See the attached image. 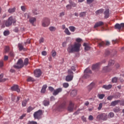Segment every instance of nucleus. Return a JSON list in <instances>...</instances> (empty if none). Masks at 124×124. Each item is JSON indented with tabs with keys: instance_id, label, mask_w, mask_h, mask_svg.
Returning <instances> with one entry per match:
<instances>
[{
	"instance_id": "1",
	"label": "nucleus",
	"mask_w": 124,
	"mask_h": 124,
	"mask_svg": "<svg viewBox=\"0 0 124 124\" xmlns=\"http://www.w3.org/2000/svg\"><path fill=\"white\" fill-rule=\"evenodd\" d=\"M76 40L78 43H75L74 45H70L67 48L68 53H72L80 51V47H81L80 42L82 41V39L78 38H77Z\"/></svg>"
},
{
	"instance_id": "2",
	"label": "nucleus",
	"mask_w": 124,
	"mask_h": 124,
	"mask_svg": "<svg viewBox=\"0 0 124 124\" xmlns=\"http://www.w3.org/2000/svg\"><path fill=\"white\" fill-rule=\"evenodd\" d=\"M3 23L5 24L6 27H10L12 25V23L15 24L16 23V19H13V16H10L7 20H4Z\"/></svg>"
},
{
	"instance_id": "3",
	"label": "nucleus",
	"mask_w": 124,
	"mask_h": 124,
	"mask_svg": "<svg viewBox=\"0 0 124 124\" xmlns=\"http://www.w3.org/2000/svg\"><path fill=\"white\" fill-rule=\"evenodd\" d=\"M3 23L5 24L6 27H10L12 25V23L15 24L16 23V19H13V16H10L7 20H4Z\"/></svg>"
},
{
	"instance_id": "4",
	"label": "nucleus",
	"mask_w": 124,
	"mask_h": 124,
	"mask_svg": "<svg viewBox=\"0 0 124 124\" xmlns=\"http://www.w3.org/2000/svg\"><path fill=\"white\" fill-rule=\"evenodd\" d=\"M68 75L66 77V81L67 82H70L73 80V72L71 69L68 70Z\"/></svg>"
},
{
	"instance_id": "5",
	"label": "nucleus",
	"mask_w": 124,
	"mask_h": 124,
	"mask_svg": "<svg viewBox=\"0 0 124 124\" xmlns=\"http://www.w3.org/2000/svg\"><path fill=\"white\" fill-rule=\"evenodd\" d=\"M15 68H16V69H19V68H22L24 67V62L23 60L21 59H19L16 63V65L14 66Z\"/></svg>"
},
{
	"instance_id": "6",
	"label": "nucleus",
	"mask_w": 124,
	"mask_h": 124,
	"mask_svg": "<svg viewBox=\"0 0 124 124\" xmlns=\"http://www.w3.org/2000/svg\"><path fill=\"white\" fill-rule=\"evenodd\" d=\"M42 115V110L40 109L37 111L34 112L33 117L35 120H40L41 116Z\"/></svg>"
},
{
	"instance_id": "7",
	"label": "nucleus",
	"mask_w": 124,
	"mask_h": 124,
	"mask_svg": "<svg viewBox=\"0 0 124 124\" xmlns=\"http://www.w3.org/2000/svg\"><path fill=\"white\" fill-rule=\"evenodd\" d=\"M43 27H48L50 25V19L47 17H44L42 22Z\"/></svg>"
},
{
	"instance_id": "8",
	"label": "nucleus",
	"mask_w": 124,
	"mask_h": 124,
	"mask_svg": "<svg viewBox=\"0 0 124 124\" xmlns=\"http://www.w3.org/2000/svg\"><path fill=\"white\" fill-rule=\"evenodd\" d=\"M97 120H102V121H107V114L102 113L97 116Z\"/></svg>"
},
{
	"instance_id": "9",
	"label": "nucleus",
	"mask_w": 124,
	"mask_h": 124,
	"mask_svg": "<svg viewBox=\"0 0 124 124\" xmlns=\"http://www.w3.org/2000/svg\"><path fill=\"white\" fill-rule=\"evenodd\" d=\"M41 74H42V72H41L40 69H36L34 71V75L37 78L40 77Z\"/></svg>"
},
{
	"instance_id": "10",
	"label": "nucleus",
	"mask_w": 124,
	"mask_h": 124,
	"mask_svg": "<svg viewBox=\"0 0 124 124\" xmlns=\"http://www.w3.org/2000/svg\"><path fill=\"white\" fill-rule=\"evenodd\" d=\"M114 28L115 30H123L124 29V23H121L120 24L119 23H116L114 26Z\"/></svg>"
},
{
	"instance_id": "11",
	"label": "nucleus",
	"mask_w": 124,
	"mask_h": 124,
	"mask_svg": "<svg viewBox=\"0 0 124 124\" xmlns=\"http://www.w3.org/2000/svg\"><path fill=\"white\" fill-rule=\"evenodd\" d=\"M89 74H92V70L90 69V68H87L85 71H84V77L85 78H87L89 77Z\"/></svg>"
},
{
	"instance_id": "12",
	"label": "nucleus",
	"mask_w": 124,
	"mask_h": 124,
	"mask_svg": "<svg viewBox=\"0 0 124 124\" xmlns=\"http://www.w3.org/2000/svg\"><path fill=\"white\" fill-rule=\"evenodd\" d=\"M67 109L69 112H73V110L74 109V104H73L72 102H70L69 105Z\"/></svg>"
},
{
	"instance_id": "13",
	"label": "nucleus",
	"mask_w": 124,
	"mask_h": 124,
	"mask_svg": "<svg viewBox=\"0 0 124 124\" xmlns=\"http://www.w3.org/2000/svg\"><path fill=\"white\" fill-rule=\"evenodd\" d=\"M11 89L12 91L17 92V93H20V89H19V86L17 85H14L13 86L11 87Z\"/></svg>"
},
{
	"instance_id": "14",
	"label": "nucleus",
	"mask_w": 124,
	"mask_h": 124,
	"mask_svg": "<svg viewBox=\"0 0 124 124\" xmlns=\"http://www.w3.org/2000/svg\"><path fill=\"white\" fill-rule=\"evenodd\" d=\"M101 64V62H98L94 65L92 66V69L93 70H97L99 69V66Z\"/></svg>"
},
{
	"instance_id": "15",
	"label": "nucleus",
	"mask_w": 124,
	"mask_h": 124,
	"mask_svg": "<svg viewBox=\"0 0 124 124\" xmlns=\"http://www.w3.org/2000/svg\"><path fill=\"white\" fill-rule=\"evenodd\" d=\"M62 88H58L54 91L53 95H58L60 93H62Z\"/></svg>"
},
{
	"instance_id": "16",
	"label": "nucleus",
	"mask_w": 124,
	"mask_h": 124,
	"mask_svg": "<svg viewBox=\"0 0 124 124\" xmlns=\"http://www.w3.org/2000/svg\"><path fill=\"white\" fill-rule=\"evenodd\" d=\"M104 25V22L102 21H99L96 23L94 26V29H96V28H98V27H101V26H103Z\"/></svg>"
},
{
	"instance_id": "17",
	"label": "nucleus",
	"mask_w": 124,
	"mask_h": 124,
	"mask_svg": "<svg viewBox=\"0 0 124 124\" xmlns=\"http://www.w3.org/2000/svg\"><path fill=\"white\" fill-rule=\"evenodd\" d=\"M18 48L19 51H22V50L23 51L27 50V49H26L25 48H24V46H23V45H22V44H18Z\"/></svg>"
},
{
	"instance_id": "18",
	"label": "nucleus",
	"mask_w": 124,
	"mask_h": 124,
	"mask_svg": "<svg viewBox=\"0 0 124 124\" xmlns=\"http://www.w3.org/2000/svg\"><path fill=\"white\" fill-rule=\"evenodd\" d=\"M16 11V7H14L13 8H10L8 10V12L12 14V13H14Z\"/></svg>"
},
{
	"instance_id": "19",
	"label": "nucleus",
	"mask_w": 124,
	"mask_h": 124,
	"mask_svg": "<svg viewBox=\"0 0 124 124\" xmlns=\"http://www.w3.org/2000/svg\"><path fill=\"white\" fill-rule=\"evenodd\" d=\"M119 102H121V101L120 100L112 101L110 103V106H116V105H117Z\"/></svg>"
},
{
	"instance_id": "20",
	"label": "nucleus",
	"mask_w": 124,
	"mask_h": 124,
	"mask_svg": "<svg viewBox=\"0 0 124 124\" xmlns=\"http://www.w3.org/2000/svg\"><path fill=\"white\" fill-rule=\"evenodd\" d=\"M104 15H105V19H107V18H109V9L106 10L104 12Z\"/></svg>"
},
{
	"instance_id": "21",
	"label": "nucleus",
	"mask_w": 124,
	"mask_h": 124,
	"mask_svg": "<svg viewBox=\"0 0 124 124\" xmlns=\"http://www.w3.org/2000/svg\"><path fill=\"white\" fill-rule=\"evenodd\" d=\"M43 104L44 106H49L50 105V102L49 101V100H45L43 102Z\"/></svg>"
},
{
	"instance_id": "22",
	"label": "nucleus",
	"mask_w": 124,
	"mask_h": 124,
	"mask_svg": "<svg viewBox=\"0 0 124 124\" xmlns=\"http://www.w3.org/2000/svg\"><path fill=\"white\" fill-rule=\"evenodd\" d=\"M29 99H27V100H24L22 102V105L23 107H26L27 106V103L29 102Z\"/></svg>"
},
{
	"instance_id": "23",
	"label": "nucleus",
	"mask_w": 124,
	"mask_h": 124,
	"mask_svg": "<svg viewBox=\"0 0 124 124\" xmlns=\"http://www.w3.org/2000/svg\"><path fill=\"white\" fill-rule=\"evenodd\" d=\"M93 87H94V83L92 82L88 86L87 88L89 91H91V90L93 89Z\"/></svg>"
},
{
	"instance_id": "24",
	"label": "nucleus",
	"mask_w": 124,
	"mask_h": 124,
	"mask_svg": "<svg viewBox=\"0 0 124 124\" xmlns=\"http://www.w3.org/2000/svg\"><path fill=\"white\" fill-rule=\"evenodd\" d=\"M102 88L105 89V90H110L111 88H112V85H103Z\"/></svg>"
},
{
	"instance_id": "25",
	"label": "nucleus",
	"mask_w": 124,
	"mask_h": 124,
	"mask_svg": "<svg viewBox=\"0 0 124 124\" xmlns=\"http://www.w3.org/2000/svg\"><path fill=\"white\" fill-rule=\"evenodd\" d=\"M103 69L105 72H108V71H110V70H111L109 66L104 67Z\"/></svg>"
},
{
	"instance_id": "26",
	"label": "nucleus",
	"mask_w": 124,
	"mask_h": 124,
	"mask_svg": "<svg viewBox=\"0 0 124 124\" xmlns=\"http://www.w3.org/2000/svg\"><path fill=\"white\" fill-rule=\"evenodd\" d=\"M46 89H47V85H44L42 87V90H41V93H44L46 92Z\"/></svg>"
},
{
	"instance_id": "27",
	"label": "nucleus",
	"mask_w": 124,
	"mask_h": 124,
	"mask_svg": "<svg viewBox=\"0 0 124 124\" xmlns=\"http://www.w3.org/2000/svg\"><path fill=\"white\" fill-rule=\"evenodd\" d=\"M98 42V46L99 47H103V46H104L105 45V43H104V42L103 41H101V40H99Z\"/></svg>"
},
{
	"instance_id": "28",
	"label": "nucleus",
	"mask_w": 124,
	"mask_h": 124,
	"mask_svg": "<svg viewBox=\"0 0 124 124\" xmlns=\"http://www.w3.org/2000/svg\"><path fill=\"white\" fill-rule=\"evenodd\" d=\"M83 46L85 47V51H89V50L91 49V47L89 46V45H88V44L87 43H84Z\"/></svg>"
},
{
	"instance_id": "29",
	"label": "nucleus",
	"mask_w": 124,
	"mask_h": 124,
	"mask_svg": "<svg viewBox=\"0 0 124 124\" xmlns=\"http://www.w3.org/2000/svg\"><path fill=\"white\" fill-rule=\"evenodd\" d=\"M35 21H36V18H35V17H31L29 20V22H30V23L33 25V23H34Z\"/></svg>"
},
{
	"instance_id": "30",
	"label": "nucleus",
	"mask_w": 124,
	"mask_h": 124,
	"mask_svg": "<svg viewBox=\"0 0 124 124\" xmlns=\"http://www.w3.org/2000/svg\"><path fill=\"white\" fill-rule=\"evenodd\" d=\"M104 11V10L103 9H100L97 11L95 12L96 14H101V13H103V12Z\"/></svg>"
},
{
	"instance_id": "31",
	"label": "nucleus",
	"mask_w": 124,
	"mask_h": 124,
	"mask_svg": "<svg viewBox=\"0 0 124 124\" xmlns=\"http://www.w3.org/2000/svg\"><path fill=\"white\" fill-rule=\"evenodd\" d=\"M3 78V74H1L0 75V82H5V81H6V78Z\"/></svg>"
},
{
	"instance_id": "32",
	"label": "nucleus",
	"mask_w": 124,
	"mask_h": 124,
	"mask_svg": "<svg viewBox=\"0 0 124 124\" xmlns=\"http://www.w3.org/2000/svg\"><path fill=\"white\" fill-rule=\"evenodd\" d=\"M27 82H33L35 81L34 78H31V77H29L27 79Z\"/></svg>"
},
{
	"instance_id": "33",
	"label": "nucleus",
	"mask_w": 124,
	"mask_h": 124,
	"mask_svg": "<svg viewBox=\"0 0 124 124\" xmlns=\"http://www.w3.org/2000/svg\"><path fill=\"white\" fill-rule=\"evenodd\" d=\"M114 63H115V61H114L113 60H110L108 62V66L109 67L112 66V65H114Z\"/></svg>"
},
{
	"instance_id": "34",
	"label": "nucleus",
	"mask_w": 124,
	"mask_h": 124,
	"mask_svg": "<svg viewBox=\"0 0 124 124\" xmlns=\"http://www.w3.org/2000/svg\"><path fill=\"white\" fill-rule=\"evenodd\" d=\"M104 96H105V94H98L97 95V97L100 99H103V98H104Z\"/></svg>"
},
{
	"instance_id": "35",
	"label": "nucleus",
	"mask_w": 124,
	"mask_h": 124,
	"mask_svg": "<svg viewBox=\"0 0 124 124\" xmlns=\"http://www.w3.org/2000/svg\"><path fill=\"white\" fill-rule=\"evenodd\" d=\"M29 64V59L26 58L24 61L23 65H28Z\"/></svg>"
},
{
	"instance_id": "36",
	"label": "nucleus",
	"mask_w": 124,
	"mask_h": 124,
	"mask_svg": "<svg viewBox=\"0 0 124 124\" xmlns=\"http://www.w3.org/2000/svg\"><path fill=\"white\" fill-rule=\"evenodd\" d=\"M66 106V103L65 102H63L60 106V108H65V106Z\"/></svg>"
},
{
	"instance_id": "37",
	"label": "nucleus",
	"mask_w": 124,
	"mask_h": 124,
	"mask_svg": "<svg viewBox=\"0 0 124 124\" xmlns=\"http://www.w3.org/2000/svg\"><path fill=\"white\" fill-rule=\"evenodd\" d=\"M77 94V91L76 90H73L71 93V95L72 96H75Z\"/></svg>"
},
{
	"instance_id": "38",
	"label": "nucleus",
	"mask_w": 124,
	"mask_h": 124,
	"mask_svg": "<svg viewBox=\"0 0 124 124\" xmlns=\"http://www.w3.org/2000/svg\"><path fill=\"white\" fill-rule=\"evenodd\" d=\"M64 32L67 35H70V34H71V33H70V31H69V30H68V29L67 28L65 29Z\"/></svg>"
},
{
	"instance_id": "39",
	"label": "nucleus",
	"mask_w": 124,
	"mask_h": 124,
	"mask_svg": "<svg viewBox=\"0 0 124 124\" xmlns=\"http://www.w3.org/2000/svg\"><path fill=\"white\" fill-rule=\"evenodd\" d=\"M87 14V12H83L79 14V17H85L86 16V14Z\"/></svg>"
},
{
	"instance_id": "40",
	"label": "nucleus",
	"mask_w": 124,
	"mask_h": 124,
	"mask_svg": "<svg viewBox=\"0 0 124 124\" xmlns=\"http://www.w3.org/2000/svg\"><path fill=\"white\" fill-rule=\"evenodd\" d=\"M114 112H115V113H117L118 112H120L121 111V109H120V108L119 107H116L114 108H113Z\"/></svg>"
},
{
	"instance_id": "41",
	"label": "nucleus",
	"mask_w": 124,
	"mask_h": 124,
	"mask_svg": "<svg viewBox=\"0 0 124 124\" xmlns=\"http://www.w3.org/2000/svg\"><path fill=\"white\" fill-rule=\"evenodd\" d=\"M33 110V108L31 107H29L27 108V113H31V112L32 110Z\"/></svg>"
},
{
	"instance_id": "42",
	"label": "nucleus",
	"mask_w": 124,
	"mask_h": 124,
	"mask_svg": "<svg viewBox=\"0 0 124 124\" xmlns=\"http://www.w3.org/2000/svg\"><path fill=\"white\" fill-rule=\"evenodd\" d=\"M69 29L70 31H71L73 32H74V31H75V30H76V28H75L74 26L69 27Z\"/></svg>"
},
{
	"instance_id": "43",
	"label": "nucleus",
	"mask_w": 124,
	"mask_h": 124,
	"mask_svg": "<svg viewBox=\"0 0 124 124\" xmlns=\"http://www.w3.org/2000/svg\"><path fill=\"white\" fill-rule=\"evenodd\" d=\"M49 31H55L56 29V27L51 26L49 27Z\"/></svg>"
},
{
	"instance_id": "44",
	"label": "nucleus",
	"mask_w": 124,
	"mask_h": 124,
	"mask_svg": "<svg viewBox=\"0 0 124 124\" xmlns=\"http://www.w3.org/2000/svg\"><path fill=\"white\" fill-rule=\"evenodd\" d=\"M10 32L9 31H5L3 32V34L5 36H7V35H9Z\"/></svg>"
},
{
	"instance_id": "45",
	"label": "nucleus",
	"mask_w": 124,
	"mask_h": 124,
	"mask_svg": "<svg viewBox=\"0 0 124 124\" xmlns=\"http://www.w3.org/2000/svg\"><path fill=\"white\" fill-rule=\"evenodd\" d=\"M32 13H33L34 15H38V14H39V12H38L36 9H33L32 10Z\"/></svg>"
},
{
	"instance_id": "46",
	"label": "nucleus",
	"mask_w": 124,
	"mask_h": 124,
	"mask_svg": "<svg viewBox=\"0 0 124 124\" xmlns=\"http://www.w3.org/2000/svg\"><path fill=\"white\" fill-rule=\"evenodd\" d=\"M51 55L53 58L54 57H56V56L57 55V52H56V51H55V50H52Z\"/></svg>"
},
{
	"instance_id": "47",
	"label": "nucleus",
	"mask_w": 124,
	"mask_h": 124,
	"mask_svg": "<svg viewBox=\"0 0 124 124\" xmlns=\"http://www.w3.org/2000/svg\"><path fill=\"white\" fill-rule=\"evenodd\" d=\"M9 50H10V48H9V46H6L5 47V53H8L9 52Z\"/></svg>"
},
{
	"instance_id": "48",
	"label": "nucleus",
	"mask_w": 124,
	"mask_h": 124,
	"mask_svg": "<svg viewBox=\"0 0 124 124\" xmlns=\"http://www.w3.org/2000/svg\"><path fill=\"white\" fill-rule=\"evenodd\" d=\"M72 8L71 4H70V5L68 4L66 6V9H67V10H70V9H71V8Z\"/></svg>"
},
{
	"instance_id": "49",
	"label": "nucleus",
	"mask_w": 124,
	"mask_h": 124,
	"mask_svg": "<svg viewBox=\"0 0 124 124\" xmlns=\"http://www.w3.org/2000/svg\"><path fill=\"white\" fill-rule=\"evenodd\" d=\"M63 88H68L69 87V84L67 83H63Z\"/></svg>"
},
{
	"instance_id": "50",
	"label": "nucleus",
	"mask_w": 124,
	"mask_h": 124,
	"mask_svg": "<svg viewBox=\"0 0 124 124\" xmlns=\"http://www.w3.org/2000/svg\"><path fill=\"white\" fill-rule=\"evenodd\" d=\"M114 116V113L113 112H110L108 114V118H113Z\"/></svg>"
},
{
	"instance_id": "51",
	"label": "nucleus",
	"mask_w": 124,
	"mask_h": 124,
	"mask_svg": "<svg viewBox=\"0 0 124 124\" xmlns=\"http://www.w3.org/2000/svg\"><path fill=\"white\" fill-rule=\"evenodd\" d=\"M117 81H118V78L116 77L113 78L112 79V83H117Z\"/></svg>"
},
{
	"instance_id": "52",
	"label": "nucleus",
	"mask_w": 124,
	"mask_h": 124,
	"mask_svg": "<svg viewBox=\"0 0 124 124\" xmlns=\"http://www.w3.org/2000/svg\"><path fill=\"white\" fill-rule=\"evenodd\" d=\"M114 98V96L110 95L107 97L108 100H112Z\"/></svg>"
},
{
	"instance_id": "53",
	"label": "nucleus",
	"mask_w": 124,
	"mask_h": 124,
	"mask_svg": "<svg viewBox=\"0 0 124 124\" xmlns=\"http://www.w3.org/2000/svg\"><path fill=\"white\" fill-rule=\"evenodd\" d=\"M21 9L23 12H25V11H26V10L27 9V8H26V6H21Z\"/></svg>"
},
{
	"instance_id": "54",
	"label": "nucleus",
	"mask_w": 124,
	"mask_h": 124,
	"mask_svg": "<svg viewBox=\"0 0 124 124\" xmlns=\"http://www.w3.org/2000/svg\"><path fill=\"white\" fill-rule=\"evenodd\" d=\"M27 124H37V122L35 121H29Z\"/></svg>"
},
{
	"instance_id": "55",
	"label": "nucleus",
	"mask_w": 124,
	"mask_h": 124,
	"mask_svg": "<svg viewBox=\"0 0 124 124\" xmlns=\"http://www.w3.org/2000/svg\"><path fill=\"white\" fill-rule=\"evenodd\" d=\"M30 43H31V39H28V40H27V41L24 42V44H25V45H27V44H30Z\"/></svg>"
},
{
	"instance_id": "56",
	"label": "nucleus",
	"mask_w": 124,
	"mask_h": 124,
	"mask_svg": "<svg viewBox=\"0 0 124 124\" xmlns=\"http://www.w3.org/2000/svg\"><path fill=\"white\" fill-rule=\"evenodd\" d=\"M65 14V13L64 12L60 13L59 15V17H63V16H64Z\"/></svg>"
},
{
	"instance_id": "57",
	"label": "nucleus",
	"mask_w": 124,
	"mask_h": 124,
	"mask_svg": "<svg viewBox=\"0 0 124 124\" xmlns=\"http://www.w3.org/2000/svg\"><path fill=\"white\" fill-rule=\"evenodd\" d=\"M112 41V44H116V43H118L119 42V40L115 39Z\"/></svg>"
},
{
	"instance_id": "58",
	"label": "nucleus",
	"mask_w": 124,
	"mask_h": 124,
	"mask_svg": "<svg viewBox=\"0 0 124 124\" xmlns=\"http://www.w3.org/2000/svg\"><path fill=\"white\" fill-rule=\"evenodd\" d=\"M70 4H71V6L73 7H76V6L77 5V4H76V3H75L73 2L70 3Z\"/></svg>"
},
{
	"instance_id": "59",
	"label": "nucleus",
	"mask_w": 124,
	"mask_h": 124,
	"mask_svg": "<svg viewBox=\"0 0 124 124\" xmlns=\"http://www.w3.org/2000/svg\"><path fill=\"white\" fill-rule=\"evenodd\" d=\"M10 56H11L12 58L14 57L15 56L14 52H13L12 51H10Z\"/></svg>"
},
{
	"instance_id": "60",
	"label": "nucleus",
	"mask_w": 124,
	"mask_h": 124,
	"mask_svg": "<svg viewBox=\"0 0 124 124\" xmlns=\"http://www.w3.org/2000/svg\"><path fill=\"white\" fill-rule=\"evenodd\" d=\"M44 42V38L42 37L39 40V43H43Z\"/></svg>"
},
{
	"instance_id": "61",
	"label": "nucleus",
	"mask_w": 124,
	"mask_h": 124,
	"mask_svg": "<svg viewBox=\"0 0 124 124\" xmlns=\"http://www.w3.org/2000/svg\"><path fill=\"white\" fill-rule=\"evenodd\" d=\"M48 89L50 92H54L55 91V89L52 87H49Z\"/></svg>"
},
{
	"instance_id": "62",
	"label": "nucleus",
	"mask_w": 124,
	"mask_h": 124,
	"mask_svg": "<svg viewBox=\"0 0 124 124\" xmlns=\"http://www.w3.org/2000/svg\"><path fill=\"white\" fill-rule=\"evenodd\" d=\"M88 119H89V121H93V116L92 115H90Z\"/></svg>"
},
{
	"instance_id": "63",
	"label": "nucleus",
	"mask_w": 124,
	"mask_h": 124,
	"mask_svg": "<svg viewBox=\"0 0 124 124\" xmlns=\"http://www.w3.org/2000/svg\"><path fill=\"white\" fill-rule=\"evenodd\" d=\"M101 108H102V103H101L99 104V107L98 108V109L99 110H101Z\"/></svg>"
},
{
	"instance_id": "64",
	"label": "nucleus",
	"mask_w": 124,
	"mask_h": 124,
	"mask_svg": "<svg viewBox=\"0 0 124 124\" xmlns=\"http://www.w3.org/2000/svg\"><path fill=\"white\" fill-rule=\"evenodd\" d=\"M3 66V61H0V67H2Z\"/></svg>"
}]
</instances>
